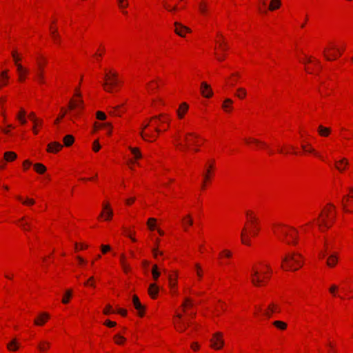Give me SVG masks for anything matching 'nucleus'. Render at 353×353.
<instances>
[{"label":"nucleus","instance_id":"f257e3e1","mask_svg":"<svg viewBox=\"0 0 353 353\" xmlns=\"http://www.w3.org/2000/svg\"><path fill=\"white\" fill-rule=\"evenodd\" d=\"M303 256L301 254L292 252L285 256L283 258V262L288 264L289 269L295 271L303 265V263L301 260Z\"/></svg>","mask_w":353,"mask_h":353},{"label":"nucleus","instance_id":"f03ea898","mask_svg":"<svg viewBox=\"0 0 353 353\" xmlns=\"http://www.w3.org/2000/svg\"><path fill=\"white\" fill-rule=\"evenodd\" d=\"M210 342L212 347L215 350L221 349L224 345V341L222 339V334L221 332L214 334Z\"/></svg>","mask_w":353,"mask_h":353},{"label":"nucleus","instance_id":"7ed1b4c3","mask_svg":"<svg viewBox=\"0 0 353 353\" xmlns=\"http://www.w3.org/2000/svg\"><path fill=\"white\" fill-rule=\"evenodd\" d=\"M174 25L175 27V28H174L175 33L177 34L178 35H179L180 37H184L185 32H190V29L189 28L182 25L181 23H180L179 22H174Z\"/></svg>","mask_w":353,"mask_h":353},{"label":"nucleus","instance_id":"20e7f679","mask_svg":"<svg viewBox=\"0 0 353 353\" xmlns=\"http://www.w3.org/2000/svg\"><path fill=\"white\" fill-rule=\"evenodd\" d=\"M201 92L202 95L206 98H210L213 94V92L210 86L205 82H202L201 84Z\"/></svg>","mask_w":353,"mask_h":353},{"label":"nucleus","instance_id":"39448f33","mask_svg":"<svg viewBox=\"0 0 353 353\" xmlns=\"http://www.w3.org/2000/svg\"><path fill=\"white\" fill-rule=\"evenodd\" d=\"M132 303H133V305H134L135 309L138 311L139 314L140 316H143L145 307L141 303V302L139 301V299L138 298L137 296H136V295L133 296V297H132Z\"/></svg>","mask_w":353,"mask_h":353},{"label":"nucleus","instance_id":"423d86ee","mask_svg":"<svg viewBox=\"0 0 353 353\" xmlns=\"http://www.w3.org/2000/svg\"><path fill=\"white\" fill-rule=\"evenodd\" d=\"M38 68L35 71V75L40 83H44L43 80V65L40 61H37Z\"/></svg>","mask_w":353,"mask_h":353},{"label":"nucleus","instance_id":"0eeeda50","mask_svg":"<svg viewBox=\"0 0 353 353\" xmlns=\"http://www.w3.org/2000/svg\"><path fill=\"white\" fill-rule=\"evenodd\" d=\"M251 281L255 286H259L263 283V280L259 277L258 270H253L251 274Z\"/></svg>","mask_w":353,"mask_h":353},{"label":"nucleus","instance_id":"6e6552de","mask_svg":"<svg viewBox=\"0 0 353 353\" xmlns=\"http://www.w3.org/2000/svg\"><path fill=\"white\" fill-rule=\"evenodd\" d=\"M20 344L16 338L12 339L6 345L7 349L10 352H14L19 350Z\"/></svg>","mask_w":353,"mask_h":353},{"label":"nucleus","instance_id":"1a4fd4ad","mask_svg":"<svg viewBox=\"0 0 353 353\" xmlns=\"http://www.w3.org/2000/svg\"><path fill=\"white\" fill-rule=\"evenodd\" d=\"M77 108H79L81 109L83 108V101L82 99H79L77 100H70L68 105V108L70 110H74Z\"/></svg>","mask_w":353,"mask_h":353},{"label":"nucleus","instance_id":"9d476101","mask_svg":"<svg viewBox=\"0 0 353 353\" xmlns=\"http://www.w3.org/2000/svg\"><path fill=\"white\" fill-rule=\"evenodd\" d=\"M105 214L106 215L105 220H109L112 216L113 212L110 209L109 204H104L103 205V211L101 213L100 216H103Z\"/></svg>","mask_w":353,"mask_h":353},{"label":"nucleus","instance_id":"9b49d317","mask_svg":"<svg viewBox=\"0 0 353 353\" xmlns=\"http://www.w3.org/2000/svg\"><path fill=\"white\" fill-rule=\"evenodd\" d=\"M289 228L292 232V233H290V234L289 236L292 240L291 241H288L287 243L292 244V245H296L297 243H298V241H297L298 231H297V230L296 228H294L293 227H290Z\"/></svg>","mask_w":353,"mask_h":353},{"label":"nucleus","instance_id":"f8f14e48","mask_svg":"<svg viewBox=\"0 0 353 353\" xmlns=\"http://www.w3.org/2000/svg\"><path fill=\"white\" fill-rule=\"evenodd\" d=\"M48 319L49 314L43 312L34 320V324L36 325H43Z\"/></svg>","mask_w":353,"mask_h":353},{"label":"nucleus","instance_id":"ddd939ff","mask_svg":"<svg viewBox=\"0 0 353 353\" xmlns=\"http://www.w3.org/2000/svg\"><path fill=\"white\" fill-rule=\"evenodd\" d=\"M110 81L108 83L106 80L103 83V86L105 90L108 92H112V87L115 86L118 83L117 79H110Z\"/></svg>","mask_w":353,"mask_h":353},{"label":"nucleus","instance_id":"4468645a","mask_svg":"<svg viewBox=\"0 0 353 353\" xmlns=\"http://www.w3.org/2000/svg\"><path fill=\"white\" fill-rule=\"evenodd\" d=\"M159 292V287L155 283H151L148 288V294L152 299H155Z\"/></svg>","mask_w":353,"mask_h":353},{"label":"nucleus","instance_id":"2eb2a0df","mask_svg":"<svg viewBox=\"0 0 353 353\" xmlns=\"http://www.w3.org/2000/svg\"><path fill=\"white\" fill-rule=\"evenodd\" d=\"M62 145L58 142H52L48 145L47 151L49 152H57L62 148Z\"/></svg>","mask_w":353,"mask_h":353},{"label":"nucleus","instance_id":"dca6fc26","mask_svg":"<svg viewBox=\"0 0 353 353\" xmlns=\"http://www.w3.org/2000/svg\"><path fill=\"white\" fill-rule=\"evenodd\" d=\"M37 347L40 352H45L50 347V343L44 340L41 341L39 342Z\"/></svg>","mask_w":353,"mask_h":353},{"label":"nucleus","instance_id":"f3484780","mask_svg":"<svg viewBox=\"0 0 353 353\" xmlns=\"http://www.w3.org/2000/svg\"><path fill=\"white\" fill-rule=\"evenodd\" d=\"M188 105L186 103H182L180 105L179 108L177 110L178 117L180 119H182L185 113L188 111Z\"/></svg>","mask_w":353,"mask_h":353},{"label":"nucleus","instance_id":"a211bd4d","mask_svg":"<svg viewBox=\"0 0 353 353\" xmlns=\"http://www.w3.org/2000/svg\"><path fill=\"white\" fill-rule=\"evenodd\" d=\"M176 317L177 319H179V320L180 321H179V325L177 327L178 330L180 331V332H184L185 330V329L187 328V327L189 325L190 323H185L181 321V319H182V314H177L176 315Z\"/></svg>","mask_w":353,"mask_h":353},{"label":"nucleus","instance_id":"6ab92c4d","mask_svg":"<svg viewBox=\"0 0 353 353\" xmlns=\"http://www.w3.org/2000/svg\"><path fill=\"white\" fill-rule=\"evenodd\" d=\"M274 307H275V304L274 303L270 304L268 305L267 310H265L263 312V315L265 316L268 318H270L271 316H272V314L274 313V312H276Z\"/></svg>","mask_w":353,"mask_h":353},{"label":"nucleus","instance_id":"aec40b11","mask_svg":"<svg viewBox=\"0 0 353 353\" xmlns=\"http://www.w3.org/2000/svg\"><path fill=\"white\" fill-rule=\"evenodd\" d=\"M188 136L193 137L194 139H197L198 138V135H196V134H195L194 133H188V134H186V135L185 137V141L187 142V145H185V146H183V149L188 148L190 144H196V141H191L188 138Z\"/></svg>","mask_w":353,"mask_h":353},{"label":"nucleus","instance_id":"412c9836","mask_svg":"<svg viewBox=\"0 0 353 353\" xmlns=\"http://www.w3.org/2000/svg\"><path fill=\"white\" fill-rule=\"evenodd\" d=\"M72 295V290L71 289L67 290L63 295V299H62V303L64 304L68 303Z\"/></svg>","mask_w":353,"mask_h":353},{"label":"nucleus","instance_id":"4be33fe9","mask_svg":"<svg viewBox=\"0 0 353 353\" xmlns=\"http://www.w3.org/2000/svg\"><path fill=\"white\" fill-rule=\"evenodd\" d=\"M337 263V256L335 254H331L327 261V265L330 267L335 265Z\"/></svg>","mask_w":353,"mask_h":353},{"label":"nucleus","instance_id":"5701e85b","mask_svg":"<svg viewBox=\"0 0 353 353\" xmlns=\"http://www.w3.org/2000/svg\"><path fill=\"white\" fill-rule=\"evenodd\" d=\"M51 31V35L56 43H59L60 41V36L57 32V30L56 28H53L52 26L50 27Z\"/></svg>","mask_w":353,"mask_h":353},{"label":"nucleus","instance_id":"b1692460","mask_svg":"<svg viewBox=\"0 0 353 353\" xmlns=\"http://www.w3.org/2000/svg\"><path fill=\"white\" fill-rule=\"evenodd\" d=\"M74 137L73 136L68 134L64 137L63 138V143L64 145L67 147L70 146L74 143Z\"/></svg>","mask_w":353,"mask_h":353},{"label":"nucleus","instance_id":"393cba45","mask_svg":"<svg viewBox=\"0 0 353 353\" xmlns=\"http://www.w3.org/2000/svg\"><path fill=\"white\" fill-rule=\"evenodd\" d=\"M182 221L185 230H187V225H192L193 224L192 219L190 214L187 215L185 218H183Z\"/></svg>","mask_w":353,"mask_h":353},{"label":"nucleus","instance_id":"a878e982","mask_svg":"<svg viewBox=\"0 0 353 353\" xmlns=\"http://www.w3.org/2000/svg\"><path fill=\"white\" fill-rule=\"evenodd\" d=\"M4 158L7 161H12L17 158V154L13 152H6L4 154Z\"/></svg>","mask_w":353,"mask_h":353},{"label":"nucleus","instance_id":"bb28decb","mask_svg":"<svg viewBox=\"0 0 353 353\" xmlns=\"http://www.w3.org/2000/svg\"><path fill=\"white\" fill-rule=\"evenodd\" d=\"M34 167L35 171L39 174H43L46 170V166L41 163H36L34 164Z\"/></svg>","mask_w":353,"mask_h":353},{"label":"nucleus","instance_id":"cd10ccee","mask_svg":"<svg viewBox=\"0 0 353 353\" xmlns=\"http://www.w3.org/2000/svg\"><path fill=\"white\" fill-rule=\"evenodd\" d=\"M245 229L243 228L242 233H241V242L243 244L250 245V239L249 236L245 233Z\"/></svg>","mask_w":353,"mask_h":353},{"label":"nucleus","instance_id":"c85d7f7f","mask_svg":"<svg viewBox=\"0 0 353 353\" xmlns=\"http://www.w3.org/2000/svg\"><path fill=\"white\" fill-rule=\"evenodd\" d=\"M330 132V128L323 127V125H319V133L320 135L327 137V136H328Z\"/></svg>","mask_w":353,"mask_h":353},{"label":"nucleus","instance_id":"c756f323","mask_svg":"<svg viewBox=\"0 0 353 353\" xmlns=\"http://www.w3.org/2000/svg\"><path fill=\"white\" fill-rule=\"evenodd\" d=\"M273 325L279 330H283L286 329L287 324L281 321H275L273 322Z\"/></svg>","mask_w":353,"mask_h":353},{"label":"nucleus","instance_id":"7c9ffc66","mask_svg":"<svg viewBox=\"0 0 353 353\" xmlns=\"http://www.w3.org/2000/svg\"><path fill=\"white\" fill-rule=\"evenodd\" d=\"M281 1L280 0H271V3L269 6V9L270 10H274L275 9H277L281 6Z\"/></svg>","mask_w":353,"mask_h":353},{"label":"nucleus","instance_id":"2f4dec72","mask_svg":"<svg viewBox=\"0 0 353 353\" xmlns=\"http://www.w3.org/2000/svg\"><path fill=\"white\" fill-rule=\"evenodd\" d=\"M233 101L230 99H226L222 105V108L224 109L225 111H228L229 109L232 108L231 105L232 104Z\"/></svg>","mask_w":353,"mask_h":353},{"label":"nucleus","instance_id":"473e14b6","mask_svg":"<svg viewBox=\"0 0 353 353\" xmlns=\"http://www.w3.org/2000/svg\"><path fill=\"white\" fill-rule=\"evenodd\" d=\"M25 218H21L19 221V225L23 230H28L30 228V224L28 222L24 221Z\"/></svg>","mask_w":353,"mask_h":353},{"label":"nucleus","instance_id":"72a5a7b5","mask_svg":"<svg viewBox=\"0 0 353 353\" xmlns=\"http://www.w3.org/2000/svg\"><path fill=\"white\" fill-rule=\"evenodd\" d=\"M152 274L153 279L157 281L160 276V272L158 271V267L157 265H153Z\"/></svg>","mask_w":353,"mask_h":353},{"label":"nucleus","instance_id":"f704fd0d","mask_svg":"<svg viewBox=\"0 0 353 353\" xmlns=\"http://www.w3.org/2000/svg\"><path fill=\"white\" fill-rule=\"evenodd\" d=\"M130 150L136 159L141 158L142 156L139 148L130 147Z\"/></svg>","mask_w":353,"mask_h":353},{"label":"nucleus","instance_id":"c9c22d12","mask_svg":"<svg viewBox=\"0 0 353 353\" xmlns=\"http://www.w3.org/2000/svg\"><path fill=\"white\" fill-rule=\"evenodd\" d=\"M156 219L154 218H150L148 220L147 225L150 230H154L155 229V223H156Z\"/></svg>","mask_w":353,"mask_h":353},{"label":"nucleus","instance_id":"e433bc0d","mask_svg":"<svg viewBox=\"0 0 353 353\" xmlns=\"http://www.w3.org/2000/svg\"><path fill=\"white\" fill-rule=\"evenodd\" d=\"M114 339H115L116 343H117L119 345L122 344L125 341V339L119 334L115 335Z\"/></svg>","mask_w":353,"mask_h":353},{"label":"nucleus","instance_id":"4c0bfd02","mask_svg":"<svg viewBox=\"0 0 353 353\" xmlns=\"http://www.w3.org/2000/svg\"><path fill=\"white\" fill-rule=\"evenodd\" d=\"M199 9L201 13L205 14L207 12V6H206L205 3L201 2L199 5Z\"/></svg>","mask_w":353,"mask_h":353},{"label":"nucleus","instance_id":"58836bf2","mask_svg":"<svg viewBox=\"0 0 353 353\" xmlns=\"http://www.w3.org/2000/svg\"><path fill=\"white\" fill-rule=\"evenodd\" d=\"M238 92H239V94H237V97L239 98H243L245 95H246V91L244 88H239L238 89Z\"/></svg>","mask_w":353,"mask_h":353},{"label":"nucleus","instance_id":"ea45409f","mask_svg":"<svg viewBox=\"0 0 353 353\" xmlns=\"http://www.w3.org/2000/svg\"><path fill=\"white\" fill-rule=\"evenodd\" d=\"M96 116L97 118L99 120H105L106 119L105 114L101 111L97 112Z\"/></svg>","mask_w":353,"mask_h":353},{"label":"nucleus","instance_id":"a19ab883","mask_svg":"<svg viewBox=\"0 0 353 353\" xmlns=\"http://www.w3.org/2000/svg\"><path fill=\"white\" fill-rule=\"evenodd\" d=\"M323 55L325 56V59L327 60V61H332V60H334L336 59V56L335 54H332V55H328L325 50H323Z\"/></svg>","mask_w":353,"mask_h":353},{"label":"nucleus","instance_id":"79ce46f5","mask_svg":"<svg viewBox=\"0 0 353 353\" xmlns=\"http://www.w3.org/2000/svg\"><path fill=\"white\" fill-rule=\"evenodd\" d=\"M92 148L94 152H98L100 150L101 145H100L98 140H96L94 141Z\"/></svg>","mask_w":353,"mask_h":353},{"label":"nucleus","instance_id":"37998d69","mask_svg":"<svg viewBox=\"0 0 353 353\" xmlns=\"http://www.w3.org/2000/svg\"><path fill=\"white\" fill-rule=\"evenodd\" d=\"M17 71L20 74V73H27L28 72V70L25 68H23V66L19 64V63H17Z\"/></svg>","mask_w":353,"mask_h":353},{"label":"nucleus","instance_id":"c03bdc74","mask_svg":"<svg viewBox=\"0 0 353 353\" xmlns=\"http://www.w3.org/2000/svg\"><path fill=\"white\" fill-rule=\"evenodd\" d=\"M28 117L34 123H37V118L35 117V114L34 112H30L28 115Z\"/></svg>","mask_w":353,"mask_h":353},{"label":"nucleus","instance_id":"a18cd8bd","mask_svg":"<svg viewBox=\"0 0 353 353\" xmlns=\"http://www.w3.org/2000/svg\"><path fill=\"white\" fill-rule=\"evenodd\" d=\"M169 283H170V288H174L176 285V279L172 278V276L171 275L169 276Z\"/></svg>","mask_w":353,"mask_h":353},{"label":"nucleus","instance_id":"49530a36","mask_svg":"<svg viewBox=\"0 0 353 353\" xmlns=\"http://www.w3.org/2000/svg\"><path fill=\"white\" fill-rule=\"evenodd\" d=\"M117 79V74L116 72H110V76L108 74L105 75V80L108 81V79Z\"/></svg>","mask_w":353,"mask_h":353},{"label":"nucleus","instance_id":"de8ad7c7","mask_svg":"<svg viewBox=\"0 0 353 353\" xmlns=\"http://www.w3.org/2000/svg\"><path fill=\"white\" fill-rule=\"evenodd\" d=\"M101 251L103 254L106 253L108 251L110 250V246L108 245H102L101 246Z\"/></svg>","mask_w":353,"mask_h":353},{"label":"nucleus","instance_id":"09e8293b","mask_svg":"<svg viewBox=\"0 0 353 353\" xmlns=\"http://www.w3.org/2000/svg\"><path fill=\"white\" fill-rule=\"evenodd\" d=\"M301 148L304 151H305L307 152H312V153L314 152V150L312 148H311L310 146L309 147V148H307V146L305 145H302Z\"/></svg>","mask_w":353,"mask_h":353},{"label":"nucleus","instance_id":"8fccbe9b","mask_svg":"<svg viewBox=\"0 0 353 353\" xmlns=\"http://www.w3.org/2000/svg\"><path fill=\"white\" fill-rule=\"evenodd\" d=\"M163 115H159V116H157V117H154L151 119V120H159V121L162 122V123H164V122H166V120L165 119H163V118H161L163 117Z\"/></svg>","mask_w":353,"mask_h":353},{"label":"nucleus","instance_id":"3c124183","mask_svg":"<svg viewBox=\"0 0 353 353\" xmlns=\"http://www.w3.org/2000/svg\"><path fill=\"white\" fill-rule=\"evenodd\" d=\"M191 299L190 298H185L183 303H182V307H183V312H185V307L188 306V302H190Z\"/></svg>","mask_w":353,"mask_h":353},{"label":"nucleus","instance_id":"603ef678","mask_svg":"<svg viewBox=\"0 0 353 353\" xmlns=\"http://www.w3.org/2000/svg\"><path fill=\"white\" fill-rule=\"evenodd\" d=\"M111 312H114L112 310V307H111V305H108L106 306V307L103 310V313L105 314H108Z\"/></svg>","mask_w":353,"mask_h":353},{"label":"nucleus","instance_id":"864d4df0","mask_svg":"<svg viewBox=\"0 0 353 353\" xmlns=\"http://www.w3.org/2000/svg\"><path fill=\"white\" fill-rule=\"evenodd\" d=\"M164 6H165V8L168 10H169V11H170V12H174V11L176 10V9H177L176 6H174L173 8H171L169 5H168V4H167V3H164Z\"/></svg>","mask_w":353,"mask_h":353},{"label":"nucleus","instance_id":"5fc2aeb1","mask_svg":"<svg viewBox=\"0 0 353 353\" xmlns=\"http://www.w3.org/2000/svg\"><path fill=\"white\" fill-rule=\"evenodd\" d=\"M8 70L3 71L1 73L0 79H8Z\"/></svg>","mask_w":353,"mask_h":353},{"label":"nucleus","instance_id":"6e6d98bb","mask_svg":"<svg viewBox=\"0 0 353 353\" xmlns=\"http://www.w3.org/2000/svg\"><path fill=\"white\" fill-rule=\"evenodd\" d=\"M148 126V124H145V125H142L141 126V132H140V135L141 136L142 138H144V130L146 129Z\"/></svg>","mask_w":353,"mask_h":353},{"label":"nucleus","instance_id":"4d7b16f0","mask_svg":"<svg viewBox=\"0 0 353 353\" xmlns=\"http://www.w3.org/2000/svg\"><path fill=\"white\" fill-rule=\"evenodd\" d=\"M105 325L108 326V327H114L116 325V323L114 322V321H111L110 320H107L105 323H104Z\"/></svg>","mask_w":353,"mask_h":353},{"label":"nucleus","instance_id":"13d9d810","mask_svg":"<svg viewBox=\"0 0 353 353\" xmlns=\"http://www.w3.org/2000/svg\"><path fill=\"white\" fill-rule=\"evenodd\" d=\"M250 141L256 144H261L263 146L266 145V144L264 142L260 141L259 140L256 139H251Z\"/></svg>","mask_w":353,"mask_h":353},{"label":"nucleus","instance_id":"bf43d9fd","mask_svg":"<svg viewBox=\"0 0 353 353\" xmlns=\"http://www.w3.org/2000/svg\"><path fill=\"white\" fill-rule=\"evenodd\" d=\"M26 115V112L24 110L21 109L19 111V114H17V119L20 118L21 117H25Z\"/></svg>","mask_w":353,"mask_h":353},{"label":"nucleus","instance_id":"052dcab7","mask_svg":"<svg viewBox=\"0 0 353 353\" xmlns=\"http://www.w3.org/2000/svg\"><path fill=\"white\" fill-rule=\"evenodd\" d=\"M23 203L26 205H33L34 203V201L32 199H28L27 200L23 201Z\"/></svg>","mask_w":353,"mask_h":353},{"label":"nucleus","instance_id":"680f3d73","mask_svg":"<svg viewBox=\"0 0 353 353\" xmlns=\"http://www.w3.org/2000/svg\"><path fill=\"white\" fill-rule=\"evenodd\" d=\"M119 106H116L114 107V110L113 111H110V114H112V115H114V116H120V114L117 112V110L119 109Z\"/></svg>","mask_w":353,"mask_h":353},{"label":"nucleus","instance_id":"e2e57ef3","mask_svg":"<svg viewBox=\"0 0 353 353\" xmlns=\"http://www.w3.org/2000/svg\"><path fill=\"white\" fill-rule=\"evenodd\" d=\"M152 252H153V254L154 256V257H157L158 254L159 255H162L163 254V252H159L157 248H153L152 249Z\"/></svg>","mask_w":353,"mask_h":353},{"label":"nucleus","instance_id":"0e129e2a","mask_svg":"<svg viewBox=\"0 0 353 353\" xmlns=\"http://www.w3.org/2000/svg\"><path fill=\"white\" fill-rule=\"evenodd\" d=\"M338 164H340V165H347L348 164V161L347 160L345 159V158H343L341 160H340L339 161L336 162Z\"/></svg>","mask_w":353,"mask_h":353},{"label":"nucleus","instance_id":"69168bd1","mask_svg":"<svg viewBox=\"0 0 353 353\" xmlns=\"http://www.w3.org/2000/svg\"><path fill=\"white\" fill-rule=\"evenodd\" d=\"M12 57H13V59H14V60L15 61V63L17 64L18 61L20 60V58L18 57L17 54L16 52H12Z\"/></svg>","mask_w":353,"mask_h":353},{"label":"nucleus","instance_id":"338daca9","mask_svg":"<svg viewBox=\"0 0 353 353\" xmlns=\"http://www.w3.org/2000/svg\"><path fill=\"white\" fill-rule=\"evenodd\" d=\"M337 289V286L335 285H333L331 286V288H330V292L332 294H335V291Z\"/></svg>","mask_w":353,"mask_h":353},{"label":"nucleus","instance_id":"774afa93","mask_svg":"<svg viewBox=\"0 0 353 353\" xmlns=\"http://www.w3.org/2000/svg\"><path fill=\"white\" fill-rule=\"evenodd\" d=\"M223 253L228 258H229L232 256V253L229 250H223Z\"/></svg>","mask_w":353,"mask_h":353}]
</instances>
